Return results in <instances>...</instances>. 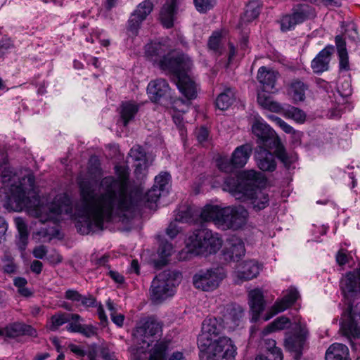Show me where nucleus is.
Returning <instances> with one entry per match:
<instances>
[{
    "instance_id": "19",
    "label": "nucleus",
    "mask_w": 360,
    "mask_h": 360,
    "mask_svg": "<svg viewBox=\"0 0 360 360\" xmlns=\"http://www.w3.org/2000/svg\"><path fill=\"white\" fill-rule=\"evenodd\" d=\"M269 148L258 146L255 150V158L258 167L264 172H274L276 169V161L274 153Z\"/></svg>"
},
{
    "instance_id": "42",
    "label": "nucleus",
    "mask_w": 360,
    "mask_h": 360,
    "mask_svg": "<svg viewBox=\"0 0 360 360\" xmlns=\"http://www.w3.org/2000/svg\"><path fill=\"white\" fill-rule=\"evenodd\" d=\"M169 343L165 340L158 341L150 351L148 360H165Z\"/></svg>"
},
{
    "instance_id": "24",
    "label": "nucleus",
    "mask_w": 360,
    "mask_h": 360,
    "mask_svg": "<svg viewBox=\"0 0 360 360\" xmlns=\"http://www.w3.org/2000/svg\"><path fill=\"white\" fill-rule=\"evenodd\" d=\"M179 0H167L160 12V20L165 28L174 26L175 15L178 10Z\"/></svg>"
},
{
    "instance_id": "28",
    "label": "nucleus",
    "mask_w": 360,
    "mask_h": 360,
    "mask_svg": "<svg viewBox=\"0 0 360 360\" xmlns=\"http://www.w3.org/2000/svg\"><path fill=\"white\" fill-rule=\"evenodd\" d=\"M170 50L167 45L160 42H155L146 46L145 53L150 60L158 63L159 65L161 60L167 56Z\"/></svg>"
},
{
    "instance_id": "33",
    "label": "nucleus",
    "mask_w": 360,
    "mask_h": 360,
    "mask_svg": "<svg viewBox=\"0 0 360 360\" xmlns=\"http://www.w3.org/2000/svg\"><path fill=\"white\" fill-rule=\"evenodd\" d=\"M223 208L217 205H207L200 212V218L205 221H213L220 227L219 221L222 219Z\"/></svg>"
},
{
    "instance_id": "48",
    "label": "nucleus",
    "mask_w": 360,
    "mask_h": 360,
    "mask_svg": "<svg viewBox=\"0 0 360 360\" xmlns=\"http://www.w3.org/2000/svg\"><path fill=\"white\" fill-rule=\"evenodd\" d=\"M170 176L167 172H161L158 176L155 178V184L157 188L164 192L166 189V186L168 184Z\"/></svg>"
},
{
    "instance_id": "7",
    "label": "nucleus",
    "mask_w": 360,
    "mask_h": 360,
    "mask_svg": "<svg viewBox=\"0 0 360 360\" xmlns=\"http://www.w3.org/2000/svg\"><path fill=\"white\" fill-rule=\"evenodd\" d=\"M237 354V347L233 340L226 337H219L214 341V344L205 351L200 352L201 359L205 360H232Z\"/></svg>"
},
{
    "instance_id": "36",
    "label": "nucleus",
    "mask_w": 360,
    "mask_h": 360,
    "mask_svg": "<svg viewBox=\"0 0 360 360\" xmlns=\"http://www.w3.org/2000/svg\"><path fill=\"white\" fill-rule=\"evenodd\" d=\"M308 85L299 79H294L289 85V92L292 95L295 102H302L305 100V92Z\"/></svg>"
},
{
    "instance_id": "8",
    "label": "nucleus",
    "mask_w": 360,
    "mask_h": 360,
    "mask_svg": "<svg viewBox=\"0 0 360 360\" xmlns=\"http://www.w3.org/2000/svg\"><path fill=\"white\" fill-rule=\"evenodd\" d=\"M316 17L315 9L307 4L294 6L291 13L284 15L280 20L281 30L287 32L294 30L295 26Z\"/></svg>"
},
{
    "instance_id": "47",
    "label": "nucleus",
    "mask_w": 360,
    "mask_h": 360,
    "mask_svg": "<svg viewBox=\"0 0 360 360\" xmlns=\"http://www.w3.org/2000/svg\"><path fill=\"white\" fill-rule=\"evenodd\" d=\"M217 167L218 168L226 173L232 172L233 169H235V165L232 163V159H229L227 158H220L217 160Z\"/></svg>"
},
{
    "instance_id": "16",
    "label": "nucleus",
    "mask_w": 360,
    "mask_h": 360,
    "mask_svg": "<svg viewBox=\"0 0 360 360\" xmlns=\"http://www.w3.org/2000/svg\"><path fill=\"white\" fill-rule=\"evenodd\" d=\"M209 229H200L195 230L188 237L187 248L188 252L195 255H203L204 243L209 239Z\"/></svg>"
},
{
    "instance_id": "45",
    "label": "nucleus",
    "mask_w": 360,
    "mask_h": 360,
    "mask_svg": "<svg viewBox=\"0 0 360 360\" xmlns=\"http://www.w3.org/2000/svg\"><path fill=\"white\" fill-rule=\"evenodd\" d=\"M208 47L214 53L221 55L223 52L221 46V34L219 32H214L208 40Z\"/></svg>"
},
{
    "instance_id": "62",
    "label": "nucleus",
    "mask_w": 360,
    "mask_h": 360,
    "mask_svg": "<svg viewBox=\"0 0 360 360\" xmlns=\"http://www.w3.org/2000/svg\"><path fill=\"white\" fill-rule=\"evenodd\" d=\"M82 295L77 290L69 289L65 293V298L72 302H79Z\"/></svg>"
},
{
    "instance_id": "56",
    "label": "nucleus",
    "mask_w": 360,
    "mask_h": 360,
    "mask_svg": "<svg viewBox=\"0 0 360 360\" xmlns=\"http://www.w3.org/2000/svg\"><path fill=\"white\" fill-rule=\"evenodd\" d=\"M172 245L168 242L162 243L158 249V253L162 257H167L172 253Z\"/></svg>"
},
{
    "instance_id": "59",
    "label": "nucleus",
    "mask_w": 360,
    "mask_h": 360,
    "mask_svg": "<svg viewBox=\"0 0 360 360\" xmlns=\"http://www.w3.org/2000/svg\"><path fill=\"white\" fill-rule=\"evenodd\" d=\"M195 135L198 141L200 143L206 141L209 136V131L205 127H201L195 131Z\"/></svg>"
},
{
    "instance_id": "21",
    "label": "nucleus",
    "mask_w": 360,
    "mask_h": 360,
    "mask_svg": "<svg viewBox=\"0 0 360 360\" xmlns=\"http://www.w3.org/2000/svg\"><path fill=\"white\" fill-rule=\"evenodd\" d=\"M249 305L252 313L251 321H258L260 314L264 310L265 300L264 295L260 289L252 290L248 293Z\"/></svg>"
},
{
    "instance_id": "63",
    "label": "nucleus",
    "mask_w": 360,
    "mask_h": 360,
    "mask_svg": "<svg viewBox=\"0 0 360 360\" xmlns=\"http://www.w3.org/2000/svg\"><path fill=\"white\" fill-rule=\"evenodd\" d=\"M68 349L71 352L75 354L77 358H82L86 354V352L80 346L75 344H70L68 345Z\"/></svg>"
},
{
    "instance_id": "15",
    "label": "nucleus",
    "mask_w": 360,
    "mask_h": 360,
    "mask_svg": "<svg viewBox=\"0 0 360 360\" xmlns=\"http://www.w3.org/2000/svg\"><path fill=\"white\" fill-rule=\"evenodd\" d=\"M153 9V4L151 1L146 0L140 3L128 20V30L133 34H136L141 24L151 13Z\"/></svg>"
},
{
    "instance_id": "1",
    "label": "nucleus",
    "mask_w": 360,
    "mask_h": 360,
    "mask_svg": "<svg viewBox=\"0 0 360 360\" xmlns=\"http://www.w3.org/2000/svg\"><path fill=\"white\" fill-rule=\"evenodd\" d=\"M115 170L117 178L108 176L101 179L102 192L100 194L96 193L95 180L82 176L77 179L80 200L75 206L74 214L70 198L65 194H60L49 204L37 205L32 211V214L41 223L49 221L56 223L62 214L75 215L82 219L77 222L76 227L83 235L103 230L104 221H109L113 213L118 214L127 211L133 205L129 191V168L117 165Z\"/></svg>"
},
{
    "instance_id": "14",
    "label": "nucleus",
    "mask_w": 360,
    "mask_h": 360,
    "mask_svg": "<svg viewBox=\"0 0 360 360\" xmlns=\"http://www.w3.org/2000/svg\"><path fill=\"white\" fill-rule=\"evenodd\" d=\"M340 285L348 302L360 300V268L346 273L342 278Z\"/></svg>"
},
{
    "instance_id": "23",
    "label": "nucleus",
    "mask_w": 360,
    "mask_h": 360,
    "mask_svg": "<svg viewBox=\"0 0 360 360\" xmlns=\"http://www.w3.org/2000/svg\"><path fill=\"white\" fill-rule=\"evenodd\" d=\"M260 266L255 260L245 261L238 266L236 271V282H243L257 276Z\"/></svg>"
},
{
    "instance_id": "51",
    "label": "nucleus",
    "mask_w": 360,
    "mask_h": 360,
    "mask_svg": "<svg viewBox=\"0 0 360 360\" xmlns=\"http://www.w3.org/2000/svg\"><path fill=\"white\" fill-rule=\"evenodd\" d=\"M99 352L101 354V357L104 360H113L115 359H117V357L115 356V353L112 349V347L108 345H103L99 348Z\"/></svg>"
},
{
    "instance_id": "9",
    "label": "nucleus",
    "mask_w": 360,
    "mask_h": 360,
    "mask_svg": "<svg viewBox=\"0 0 360 360\" xmlns=\"http://www.w3.org/2000/svg\"><path fill=\"white\" fill-rule=\"evenodd\" d=\"M226 277L222 267L200 270L193 277V284L195 288L203 291H212L216 289Z\"/></svg>"
},
{
    "instance_id": "40",
    "label": "nucleus",
    "mask_w": 360,
    "mask_h": 360,
    "mask_svg": "<svg viewBox=\"0 0 360 360\" xmlns=\"http://www.w3.org/2000/svg\"><path fill=\"white\" fill-rule=\"evenodd\" d=\"M235 100V94L233 89L229 88L221 93L216 99V106L221 110H225L231 106Z\"/></svg>"
},
{
    "instance_id": "52",
    "label": "nucleus",
    "mask_w": 360,
    "mask_h": 360,
    "mask_svg": "<svg viewBox=\"0 0 360 360\" xmlns=\"http://www.w3.org/2000/svg\"><path fill=\"white\" fill-rule=\"evenodd\" d=\"M14 48L13 41L11 38L5 36L0 39V58L4 56L10 50Z\"/></svg>"
},
{
    "instance_id": "39",
    "label": "nucleus",
    "mask_w": 360,
    "mask_h": 360,
    "mask_svg": "<svg viewBox=\"0 0 360 360\" xmlns=\"http://www.w3.org/2000/svg\"><path fill=\"white\" fill-rule=\"evenodd\" d=\"M283 113L285 117L288 119H292L298 124H303L306 121L307 114L302 109L288 105L287 108H283L281 112Z\"/></svg>"
},
{
    "instance_id": "49",
    "label": "nucleus",
    "mask_w": 360,
    "mask_h": 360,
    "mask_svg": "<svg viewBox=\"0 0 360 360\" xmlns=\"http://www.w3.org/2000/svg\"><path fill=\"white\" fill-rule=\"evenodd\" d=\"M269 117L285 133L296 134L295 130L281 118L274 115H269Z\"/></svg>"
},
{
    "instance_id": "57",
    "label": "nucleus",
    "mask_w": 360,
    "mask_h": 360,
    "mask_svg": "<svg viewBox=\"0 0 360 360\" xmlns=\"http://www.w3.org/2000/svg\"><path fill=\"white\" fill-rule=\"evenodd\" d=\"M79 333L86 338H91L97 334V328L92 325H82Z\"/></svg>"
},
{
    "instance_id": "18",
    "label": "nucleus",
    "mask_w": 360,
    "mask_h": 360,
    "mask_svg": "<svg viewBox=\"0 0 360 360\" xmlns=\"http://www.w3.org/2000/svg\"><path fill=\"white\" fill-rule=\"evenodd\" d=\"M245 254L243 240L237 237H231L223 250L224 258L226 262H238Z\"/></svg>"
},
{
    "instance_id": "20",
    "label": "nucleus",
    "mask_w": 360,
    "mask_h": 360,
    "mask_svg": "<svg viewBox=\"0 0 360 360\" xmlns=\"http://www.w3.org/2000/svg\"><path fill=\"white\" fill-rule=\"evenodd\" d=\"M243 309L239 305H231L226 309L222 321L225 328L233 330L243 322Z\"/></svg>"
},
{
    "instance_id": "29",
    "label": "nucleus",
    "mask_w": 360,
    "mask_h": 360,
    "mask_svg": "<svg viewBox=\"0 0 360 360\" xmlns=\"http://www.w3.org/2000/svg\"><path fill=\"white\" fill-rule=\"evenodd\" d=\"M252 152V148L249 143L238 146L231 155L232 163L235 165V167H243L247 164Z\"/></svg>"
},
{
    "instance_id": "6",
    "label": "nucleus",
    "mask_w": 360,
    "mask_h": 360,
    "mask_svg": "<svg viewBox=\"0 0 360 360\" xmlns=\"http://www.w3.org/2000/svg\"><path fill=\"white\" fill-rule=\"evenodd\" d=\"M182 275L178 271L165 270L153 280L150 295L155 303H160L174 295L176 286L181 281Z\"/></svg>"
},
{
    "instance_id": "5",
    "label": "nucleus",
    "mask_w": 360,
    "mask_h": 360,
    "mask_svg": "<svg viewBox=\"0 0 360 360\" xmlns=\"http://www.w3.org/2000/svg\"><path fill=\"white\" fill-rule=\"evenodd\" d=\"M252 133L257 137L259 146L269 149H274L278 159L288 167L295 161V158L289 155L276 132L266 123L256 120L252 125Z\"/></svg>"
},
{
    "instance_id": "2",
    "label": "nucleus",
    "mask_w": 360,
    "mask_h": 360,
    "mask_svg": "<svg viewBox=\"0 0 360 360\" xmlns=\"http://www.w3.org/2000/svg\"><path fill=\"white\" fill-rule=\"evenodd\" d=\"M0 176L6 193V207L13 211H19L23 207H30V198L34 193V176L28 174L19 181L18 185L15 184L19 179L8 165L7 155L2 153L0 155Z\"/></svg>"
},
{
    "instance_id": "64",
    "label": "nucleus",
    "mask_w": 360,
    "mask_h": 360,
    "mask_svg": "<svg viewBox=\"0 0 360 360\" xmlns=\"http://www.w3.org/2000/svg\"><path fill=\"white\" fill-rule=\"evenodd\" d=\"M82 320V319L81 321ZM79 321L80 320H70V321L68 322V325L67 326V330L71 333H79L82 326V324L79 323Z\"/></svg>"
},
{
    "instance_id": "55",
    "label": "nucleus",
    "mask_w": 360,
    "mask_h": 360,
    "mask_svg": "<svg viewBox=\"0 0 360 360\" xmlns=\"http://www.w3.org/2000/svg\"><path fill=\"white\" fill-rule=\"evenodd\" d=\"M290 320L284 316L276 319L271 323L274 326L275 331L285 329L289 324Z\"/></svg>"
},
{
    "instance_id": "46",
    "label": "nucleus",
    "mask_w": 360,
    "mask_h": 360,
    "mask_svg": "<svg viewBox=\"0 0 360 360\" xmlns=\"http://www.w3.org/2000/svg\"><path fill=\"white\" fill-rule=\"evenodd\" d=\"M162 193L163 192L157 188V186H153L151 189L148 190V192L146 193L143 200L146 202L155 203L158 200Z\"/></svg>"
},
{
    "instance_id": "44",
    "label": "nucleus",
    "mask_w": 360,
    "mask_h": 360,
    "mask_svg": "<svg viewBox=\"0 0 360 360\" xmlns=\"http://www.w3.org/2000/svg\"><path fill=\"white\" fill-rule=\"evenodd\" d=\"M260 13L259 3L256 1H250L245 8L244 12V20L250 22L255 19Z\"/></svg>"
},
{
    "instance_id": "53",
    "label": "nucleus",
    "mask_w": 360,
    "mask_h": 360,
    "mask_svg": "<svg viewBox=\"0 0 360 360\" xmlns=\"http://www.w3.org/2000/svg\"><path fill=\"white\" fill-rule=\"evenodd\" d=\"M16 225L18 230L20 233V238L21 241L23 243L24 245L26 243V240L28 237V232L27 229V226L22 219L21 218H17L15 219Z\"/></svg>"
},
{
    "instance_id": "38",
    "label": "nucleus",
    "mask_w": 360,
    "mask_h": 360,
    "mask_svg": "<svg viewBox=\"0 0 360 360\" xmlns=\"http://www.w3.org/2000/svg\"><path fill=\"white\" fill-rule=\"evenodd\" d=\"M208 240H206L204 243L205 249L203 255H207L216 253L222 246V239L217 233H213L209 229Z\"/></svg>"
},
{
    "instance_id": "13",
    "label": "nucleus",
    "mask_w": 360,
    "mask_h": 360,
    "mask_svg": "<svg viewBox=\"0 0 360 360\" xmlns=\"http://www.w3.org/2000/svg\"><path fill=\"white\" fill-rule=\"evenodd\" d=\"M221 332V326L215 317L207 318L202 324L201 333L198 338V345L201 351H205L209 346L214 344L215 338Z\"/></svg>"
},
{
    "instance_id": "37",
    "label": "nucleus",
    "mask_w": 360,
    "mask_h": 360,
    "mask_svg": "<svg viewBox=\"0 0 360 360\" xmlns=\"http://www.w3.org/2000/svg\"><path fill=\"white\" fill-rule=\"evenodd\" d=\"M264 89L263 91L259 92L257 94V102L262 108L267 109L274 112H281L283 110L282 105L272 100L271 97L266 94Z\"/></svg>"
},
{
    "instance_id": "12",
    "label": "nucleus",
    "mask_w": 360,
    "mask_h": 360,
    "mask_svg": "<svg viewBox=\"0 0 360 360\" xmlns=\"http://www.w3.org/2000/svg\"><path fill=\"white\" fill-rule=\"evenodd\" d=\"M222 213V219L219 221L222 229L236 230L247 222L248 212L242 206L224 207Z\"/></svg>"
},
{
    "instance_id": "35",
    "label": "nucleus",
    "mask_w": 360,
    "mask_h": 360,
    "mask_svg": "<svg viewBox=\"0 0 360 360\" xmlns=\"http://www.w3.org/2000/svg\"><path fill=\"white\" fill-rule=\"evenodd\" d=\"M262 184H252V189L254 194L252 197L245 196V200H250L251 203L255 209L261 210L265 208L269 205V196L267 194L264 193L261 191L258 190L257 188Z\"/></svg>"
},
{
    "instance_id": "58",
    "label": "nucleus",
    "mask_w": 360,
    "mask_h": 360,
    "mask_svg": "<svg viewBox=\"0 0 360 360\" xmlns=\"http://www.w3.org/2000/svg\"><path fill=\"white\" fill-rule=\"evenodd\" d=\"M349 255L347 254V250L341 249L336 255V262L340 266H343L349 262Z\"/></svg>"
},
{
    "instance_id": "25",
    "label": "nucleus",
    "mask_w": 360,
    "mask_h": 360,
    "mask_svg": "<svg viewBox=\"0 0 360 360\" xmlns=\"http://www.w3.org/2000/svg\"><path fill=\"white\" fill-rule=\"evenodd\" d=\"M333 51V46H327L312 60L311 67L314 73L320 74L328 70L330 56Z\"/></svg>"
},
{
    "instance_id": "26",
    "label": "nucleus",
    "mask_w": 360,
    "mask_h": 360,
    "mask_svg": "<svg viewBox=\"0 0 360 360\" xmlns=\"http://www.w3.org/2000/svg\"><path fill=\"white\" fill-rule=\"evenodd\" d=\"M176 83L180 92L188 100L194 99L197 96V86L195 82L190 77L188 72L180 75L176 79Z\"/></svg>"
},
{
    "instance_id": "41",
    "label": "nucleus",
    "mask_w": 360,
    "mask_h": 360,
    "mask_svg": "<svg viewBox=\"0 0 360 360\" xmlns=\"http://www.w3.org/2000/svg\"><path fill=\"white\" fill-rule=\"evenodd\" d=\"M129 156L136 162H139L135 167V172H141V169L147 167L146 162V153L139 146L133 147L129 153Z\"/></svg>"
},
{
    "instance_id": "61",
    "label": "nucleus",
    "mask_w": 360,
    "mask_h": 360,
    "mask_svg": "<svg viewBox=\"0 0 360 360\" xmlns=\"http://www.w3.org/2000/svg\"><path fill=\"white\" fill-rule=\"evenodd\" d=\"M335 41L338 50V53H347L346 49V42L342 36L337 35L335 38Z\"/></svg>"
},
{
    "instance_id": "54",
    "label": "nucleus",
    "mask_w": 360,
    "mask_h": 360,
    "mask_svg": "<svg viewBox=\"0 0 360 360\" xmlns=\"http://www.w3.org/2000/svg\"><path fill=\"white\" fill-rule=\"evenodd\" d=\"M4 262L3 269L6 274H13L16 271V266L13 262V259L10 255H5L2 259Z\"/></svg>"
},
{
    "instance_id": "22",
    "label": "nucleus",
    "mask_w": 360,
    "mask_h": 360,
    "mask_svg": "<svg viewBox=\"0 0 360 360\" xmlns=\"http://www.w3.org/2000/svg\"><path fill=\"white\" fill-rule=\"evenodd\" d=\"M147 91L150 100L153 102H158L161 98L169 96L170 88L168 83L164 79H158L151 81L147 87Z\"/></svg>"
},
{
    "instance_id": "11",
    "label": "nucleus",
    "mask_w": 360,
    "mask_h": 360,
    "mask_svg": "<svg viewBox=\"0 0 360 360\" xmlns=\"http://www.w3.org/2000/svg\"><path fill=\"white\" fill-rule=\"evenodd\" d=\"M193 63L191 58L185 54H176L171 50L160 61L159 67L163 70L172 73L176 79L180 75L188 72L192 68Z\"/></svg>"
},
{
    "instance_id": "17",
    "label": "nucleus",
    "mask_w": 360,
    "mask_h": 360,
    "mask_svg": "<svg viewBox=\"0 0 360 360\" xmlns=\"http://www.w3.org/2000/svg\"><path fill=\"white\" fill-rule=\"evenodd\" d=\"M299 297V292L295 288H290L283 295V298L275 302L264 320L268 321L276 314L282 312L291 307Z\"/></svg>"
},
{
    "instance_id": "34",
    "label": "nucleus",
    "mask_w": 360,
    "mask_h": 360,
    "mask_svg": "<svg viewBox=\"0 0 360 360\" xmlns=\"http://www.w3.org/2000/svg\"><path fill=\"white\" fill-rule=\"evenodd\" d=\"M139 108L140 105L134 101H125L122 103L120 113L124 126H127L130 121L134 120Z\"/></svg>"
},
{
    "instance_id": "32",
    "label": "nucleus",
    "mask_w": 360,
    "mask_h": 360,
    "mask_svg": "<svg viewBox=\"0 0 360 360\" xmlns=\"http://www.w3.org/2000/svg\"><path fill=\"white\" fill-rule=\"evenodd\" d=\"M81 319L82 317L77 314H68L65 312L56 313L50 318L49 322V329L55 331L64 323L70 322V320L79 321Z\"/></svg>"
},
{
    "instance_id": "30",
    "label": "nucleus",
    "mask_w": 360,
    "mask_h": 360,
    "mask_svg": "<svg viewBox=\"0 0 360 360\" xmlns=\"http://www.w3.org/2000/svg\"><path fill=\"white\" fill-rule=\"evenodd\" d=\"M277 76L278 72L262 66L258 70L257 79L265 91H269L275 87Z\"/></svg>"
},
{
    "instance_id": "60",
    "label": "nucleus",
    "mask_w": 360,
    "mask_h": 360,
    "mask_svg": "<svg viewBox=\"0 0 360 360\" xmlns=\"http://www.w3.org/2000/svg\"><path fill=\"white\" fill-rule=\"evenodd\" d=\"M79 302L85 307H91L95 306L96 300L91 295H88L87 296H83L82 295L81 300H79Z\"/></svg>"
},
{
    "instance_id": "50",
    "label": "nucleus",
    "mask_w": 360,
    "mask_h": 360,
    "mask_svg": "<svg viewBox=\"0 0 360 360\" xmlns=\"http://www.w3.org/2000/svg\"><path fill=\"white\" fill-rule=\"evenodd\" d=\"M195 6L198 11L205 13L213 8L215 4L214 0H193Z\"/></svg>"
},
{
    "instance_id": "43",
    "label": "nucleus",
    "mask_w": 360,
    "mask_h": 360,
    "mask_svg": "<svg viewBox=\"0 0 360 360\" xmlns=\"http://www.w3.org/2000/svg\"><path fill=\"white\" fill-rule=\"evenodd\" d=\"M194 212L192 207L184 205L179 207L175 217V221L182 223L193 221Z\"/></svg>"
},
{
    "instance_id": "3",
    "label": "nucleus",
    "mask_w": 360,
    "mask_h": 360,
    "mask_svg": "<svg viewBox=\"0 0 360 360\" xmlns=\"http://www.w3.org/2000/svg\"><path fill=\"white\" fill-rule=\"evenodd\" d=\"M162 328V323L153 316L139 321L133 331L134 345L129 348L134 360L143 359L141 354H146L151 343L161 336Z\"/></svg>"
},
{
    "instance_id": "27",
    "label": "nucleus",
    "mask_w": 360,
    "mask_h": 360,
    "mask_svg": "<svg viewBox=\"0 0 360 360\" xmlns=\"http://www.w3.org/2000/svg\"><path fill=\"white\" fill-rule=\"evenodd\" d=\"M36 330L29 325L22 323H14L0 329V336L16 338L22 335H34Z\"/></svg>"
},
{
    "instance_id": "31",
    "label": "nucleus",
    "mask_w": 360,
    "mask_h": 360,
    "mask_svg": "<svg viewBox=\"0 0 360 360\" xmlns=\"http://www.w3.org/2000/svg\"><path fill=\"white\" fill-rule=\"evenodd\" d=\"M349 349L341 343L332 344L326 350L325 360H348Z\"/></svg>"
},
{
    "instance_id": "4",
    "label": "nucleus",
    "mask_w": 360,
    "mask_h": 360,
    "mask_svg": "<svg viewBox=\"0 0 360 360\" xmlns=\"http://www.w3.org/2000/svg\"><path fill=\"white\" fill-rule=\"evenodd\" d=\"M262 174L255 170H245L237 177L228 176L224 179L222 188L229 192L236 199L245 201V196L254 194L252 184H263Z\"/></svg>"
},
{
    "instance_id": "10",
    "label": "nucleus",
    "mask_w": 360,
    "mask_h": 360,
    "mask_svg": "<svg viewBox=\"0 0 360 360\" xmlns=\"http://www.w3.org/2000/svg\"><path fill=\"white\" fill-rule=\"evenodd\" d=\"M309 330L306 326L298 324L292 331L286 333L284 346L287 351L293 354V358L298 360L307 345Z\"/></svg>"
}]
</instances>
